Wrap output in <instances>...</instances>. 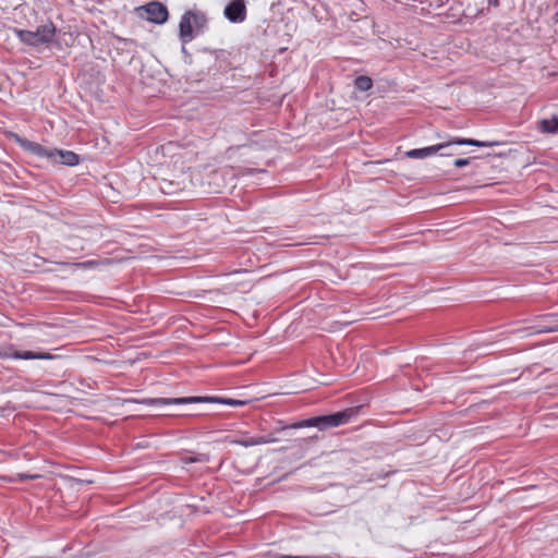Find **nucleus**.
<instances>
[{"label": "nucleus", "mask_w": 558, "mask_h": 558, "mask_svg": "<svg viewBox=\"0 0 558 558\" xmlns=\"http://www.w3.org/2000/svg\"><path fill=\"white\" fill-rule=\"evenodd\" d=\"M354 415L353 409H347L344 411L327 414V415H319L310 417L306 420H301L288 425H283L280 428L277 429V432H283L286 429H296V428H304V427H316L319 430H327L332 427H338L341 425H344L350 422L351 417Z\"/></svg>", "instance_id": "nucleus-1"}, {"label": "nucleus", "mask_w": 558, "mask_h": 558, "mask_svg": "<svg viewBox=\"0 0 558 558\" xmlns=\"http://www.w3.org/2000/svg\"><path fill=\"white\" fill-rule=\"evenodd\" d=\"M138 403L146 405H183V404H193V403H218L226 404L231 407H242L247 403L245 400L232 399V398H222V397H214V396H195V397H180V398H145L137 401Z\"/></svg>", "instance_id": "nucleus-2"}, {"label": "nucleus", "mask_w": 558, "mask_h": 558, "mask_svg": "<svg viewBox=\"0 0 558 558\" xmlns=\"http://www.w3.org/2000/svg\"><path fill=\"white\" fill-rule=\"evenodd\" d=\"M458 145H470V146H476V147H492L499 145L498 142H488V141H477L473 138H453L449 140L447 142L436 144L428 147L423 148H415L408 150L405 153V156L412 159H424L429 156H433L437 154L438 151H441L446 148H450L451 146H458Z\"/></svg>", "instance_id": "nucleus-3"}, {"label": "nucleus", "mask_w": 558, "mask_h": 558, "mask_svg": "<svg viewBox=\"0 0 558 558\" xmlns=\"http://www.w3.org/2000/svg\"><path fill=\"white\" fill-rule=\"evenodd\" d=\"M207 24V16L197 10H187L181 16L179 23V36L182 43L191 41L198 33H202Z\"/></svg>", "instance_id": "nucleus-4"}, {"label": "nucleus", "mask_w": 558, "mask_h": 558, "mask_svg": "<svg viewBox=\"0 0 558 558\" xmlns=\"http://www.w3.org/2000/svg\"><path fill=\"white\" fill-rule=\"evenodd\" d=\"M56 26L51 21L38 26L36 31L20 29L17 36L26 45L38 47L53 41Z\"/></svg>", "instance_id": "nucleus-5"}, {"label": "nucleus", "mask_w": 558, "mask_h": 558, "mask_svg": "<svg viewBox=\"0 0 558 558\" xmlns=\"http://www.w3.org/2000/svg\"><path fill=\"white\" fill-rule=\"evenodd\" d=\"M145 12V19L155 24H163L168 21L169 12L166 5L158 1H151L140 8Z\"/></svg>", "instance_id": "nucleus-6"}, {"label": "nucleus", "mask_w": 558, "mask_h": 558, "mask_svg": "<svg viewBox=\"0 0 558 558\" xmlns=\"http://www.w3.org/2000/svg\"><path fill=\"white\" fill-rule=\"evenodd\" d=\"M225 16L232 23H242L246 19L244 0H232L225 8Z\"/></svg>", "instance_id": "nucleus-7"}, {"label": "nucleus", "mask_w": 558, "mask_h": 558, "mask_svg": "<svg viewBox=\"0 0 558 558\" xmlns=\"http://www.w3.org/2000/svg\"><path fill=\"white\" fill-rule=\"evenodd\" d=\"M50 161L52 163L74 167L80 163V156L72 150L52 148Z\"/></svg>", "instance_id": "nucleus-8"}, {"label": "nucleus", "mask_w": 558, "mask_h": 558, "mask_svg": "<svg viewBox=\"0 0 558 558\" xmlns=\"http://www.w3.org/2000/svg\"><path fill=\"white\" fill-rule=\"evenodd\" d=\"M17 143L24 150L39 158H46L50 161L52 148H47L38 143L28 141L26 138H19Z\"/></svg>", "instance_id": "nucleus-9"}, {"label": "nucleus", "mask_w": 558, "mask_h": 558, "mask_svg": "<svg viewBox=\"0 0 558 558\" xmlns=\"http://www.w3.org/2000/svg\"><path fill=\"white\" fill-rule=\"evenodd\" d=\"M159 190L166 195H175L179 192H182L186 187V183L184 180H168L161 179L158 182Z\"/></svg>", "instance_id": "nucleus-10"}, {"label": "nucleus", "mask_w": 558, "mask_h": 558, "mask_svg": "<svg viewBox=\"0 0 558 558\" xmlns=\"http://www.w3.org/2000/svg\"><path fill=\"white\" fill-rule=\"evenodd\" d=\"M11 357L16 360H52L54 355L48 352L13 351Z\"/></svg>", "instance_id": "nucleus-11"}, {"label": "nucleus", "mask_w": 558, "mask_h": 558, "mask_svg": "<svg viewBox=\"0 0 558 558\" xmlns=\"http://www.w3.org/2000/svg\"><path fill=\"white\" fill-rule=\"evenodd\" d=\"M537 129L543 133L556 134L558 132V116L539 120Z\"/></svg>", "instance_id": "nucleus-12"}, {"label": "nucleus", "mask_w": 558, "mask_h": 558, "mask_svg": "<svg viewBox=\"0 0 558 558\" xmlns=\"http://www.w3.org/2000/svg\"><path fill=\"white\" fill-rule=\"evenodd\" d=\"M354 86L360 92H367L373 87V81L368 76L360 75L354 80Z\"/></svg>", "instance_id": "nucleus-13"}, {"label": "nucleus", "mask_w": 558, "mask_h": 558, "mask_svg": "<svg viewBox=\"0 0 558 558\" xmlns=\"http://www.w3.org/2000/svg\"><path fill=\"white\" fill-rule=\"evenodd\" d=\"M319 440V436L318 435H313V436H310V437H306V438H300V439H295L294 441L296 442V445L299 446V448L303 451V453L305 451H307L310 449V447L315 444L316 441Z\"/></svg>", "instance_id": "nucleus-14"}, {"label": "nucleus", "mask_w": 558, "mask_h": 558, "mask_svg": "<svg viewBox=\"0 0 558 558\" xmlns=\"http://www.w3.org/2000/svg\"><path fill=\"white\" fill-rule=\"evenodd\" d=\"M209 460L207 454H197L194 457H187L183 459V462L189 463H196V462H207Z\"/></svg>", "instance_id": "nucleus-15"}, {"label": "nucleus", "mask_w": 558, "mask_h": 558, "mask_svg": "<svg viewBox=\"0 0 558 558\" xmlns=\"http://www.w3.org/2000/svg\"><path fill=\"white\" fill-rule=\"evenodd\" d=\"M551 328H539L536 326H531L524 329H520L519 331H526L529 335L539 333V332H548L551 331Z\"/></svg>", "instance_id": "nucleus-16"}, {"label": "nucleus", "mask_w": 558, "mask_h": 558, "mask_svg": "<svg viewBox=\"0 0 558 558\" xmlns=\"http://www.w3.org/2000/svg\"><path fill=\"white\" fill-rule=\"evenodd\" d=\"M234 442L245 448L256 446L255 437L239 439L235 440Z\"/></svg>", "instance_id": "nucleus-17"}, {"label": "nucleus", "mask_w": 558, "mask_h": 558, "mask_svg": "<svg viewBox=\"0 0 558 558\" xmlns=\"http://www.w3.org/2000/svg\"><path fill=\"white\" fill-rule=\"evenodd\" d=\"M97 265H99V262H97V260H86V262L75 264V266L83 268V269L92 268Z\"/></svg>", "instance_id": "nucleus-18"}, {"label": "nucleus", "mask_w": 558, "mask_h": 558, "mask_svg": "<svg viewBox=\"0 0 558 558\" xmlns=\"http://www.w3.org/2000/svg\"><path fill=\"white\" fill-rule=\"evenodd\" d=\"M470 162H471V158H459V159H456V160L453 161V165H454L457 168H462V167L468 166Z\"/></svg>", "instance_id": "nucleus-19"}, {"label": "nucleus", "mask_w": 558, "mask_h": 558, "mask_svg": "<svg viewBox=\"0 0 558 558\" xmlns=\"http://www.w3.org/2000/svg\"><path fill=\"white\" fill-rule=\"evenodd\" d=\"M453 147L454 146H451L450 148H446V149H444V150H441L439 153H440L441 156H453V155H456V151L453 150Z\"/></svg>", "instance_id": "nucleus-20"}, {"label": "nucleus", "mask_w": 558, "mask_h": 558, "mask_svg": "<svg viewBox=\"0 0 558 558\" xmlns=\"http://www.w3.org/2000/svg\"><path fill=\"white\" fill-rule=\"evenodd\" d=\"M256 446L257 445H265L268 444V440H266V436H259L255 437Z\"/></svg>", "instance_id": "nucleus-21"}, {"label": "nucleus", "mask_w": 558, "mask_h": 558, "mask_svg": "<svg viewBox=\"0 0 558 558\" xmlns=\"http://www.w3.org/2000/svg\"><path fill=\"white\" fill-rule=\"evenodd\" d=\"M19 477L24 481V480H34V478H37L38 475H27V474H19Z\"/></svg>", "instance_id": "nucleus-22"}, {"label": "nucleus", "mask_w": 558, "mask_h": 558, "mask_svg": "<svg viewBox=\"0 0 558 558\" xmlns=\"http://www.w3.org/2000/svg\"><path fill=\"white\" fill-rule=\"evenodd\" d=\"M487 1H488L489 5H493V7H498L499 5V0H487Z\"/></svg>", "instance_id": "nucleus-23"}, {"label": "nucleus", "mask_w": 558, "mask_h": 558, "mask_svg": "<svg viewBox=\"0 0 558 558\" xmlns=\"http://www.w3.org/2000/svg\"><path fill=\"white\" fill-rule=\"evenodd\" d=\"M266 440H268V444H272V442H276L278 439L275 438V437H271L270 435L269 436H266Z\"/></svg>", "instance_id": "nucleus-24"}, {"label": "nucleus", "mask_w": 558, "mask_h": 558, "mask_svg": "<svg viewBox=\"0 0 558 558\" xmlns=\"http://www.w3.org/2000/svg\"><path fill=\"white\" fill-rule=\"evenodd\" d=\"M554 20H555L556 22L558 21V12L555 14Z\"/></svg>", "instance_id": "nucleus-25"}]
</instances>
